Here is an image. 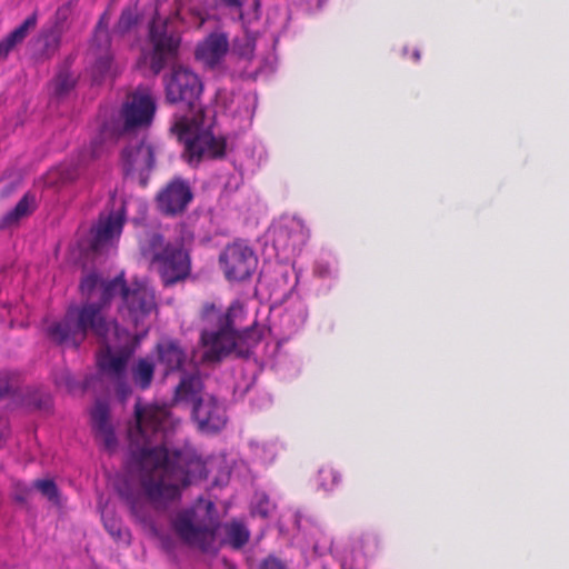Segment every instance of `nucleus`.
I'll list each match as a JSON object with an SVG mask.
<instances>
[{
  "label": "nucleus",
  "instance_id": "f257e3e1",
  "mask_svg": "<svg viewBox=\"0 0 569 569\" xmlns=\"http://www.w3.org/2000/svg\"><path fill=\"white\" fill-rule=\"evenodd\" d=\"M136 427L129 430V451L139 466L140 487L156 507L164 508L180 498L181 488L196 477H202L200 458L176 451L170 455L161 445L164 432L176 422L167 405L134 407Z\"/></svg>",
  "mask_w": 569,
  "mask_h": 569
},
{
  "label": "nucleus",
  "instance_id": "f03ea898",
  "mask_svg": "<svg viewBox=\"0 0 569 569\" xmlns=\"http://www.w3.org/2000/svg\"><path fill=\"white\" fill-rule=\"evenodd\" d=\"M86 302L70 306L63 319L48 327L49 338L58 345L71 343L79 347L89 333L106 341L111 322L104 316L112 299L120 295L119 312L138 328L146 317L157 308L153 289L146 283L127 284L123 273L113 279H103L96 272L84 276L79 286Z\"/></svg>",
  "mask_w": 569,
  "mask_h": 569
},
{
  "label": "nucleus",
  "instance_id": "7ed1b4c3",
  "mask_svg": "<svg viewBox=\"0 0 569 569\" xmlns=\"http://www.w3.org/2000/svg\"><path fill=\"white\" fill-rule=\"evenodd\" d=\"M171 527L184 543L203 552L216 553L226 545L239 549L248 540V532L241 522L220 525L212 520L200 521L193 509L179 511L171 519Z\"/></svg>",
  "mask_w": 569,
  "mask_h": 569
},
{
  "label": "nucleus",
  "instance_id": "20e7f679",
  "mask_svg": "<svg viewBox=\"0 0 569 569\" xmlns=\"http://www.w3.org/2000/svg\"><path fill=\"white\" fill-rule=\"evenodd\" d=\"M246 307L239 300L233 301L224 313L220 312L214 303H206L202 307L201 318L217 327L201 332L203 361L218 362L242 343L249 328L239 330L238 326L246 320Z\"/></svg>",
  "mask_w": 569,
  "mask_h": 569
},
{
  "label": "nucleus",
  "instance_id": "39448f33",
  "mask_svg": "<svg viewBox=\"0 0 569 569\" xmlns=\"http://www.w3.org/2000/svg\"><path fill=\"white\" fill-rule=\"evenodd\" d=\"M172 134L183 143V159L191 167H198L204 160L223 159L227 140L213 132V121L203 110L194 114H174L170 127Z\"/></svg>",
  "mask_w": 569,
  "mask_h": 569
},
{
  "label": "nucleus",
  "instance_id": "423d86ee",
  "mask_svg": "<svg viewBox=\"0 0 569 569\" xmlns=\"http://www.w3.org/2000/svg\"><path fill=\"white\" fill-rule=\"evenodd\" d=\"M140 251L164 287L183 282L191 274V257L181 241H166L161 233L152 231L140 242Z\"/></svg>",
  "mask_w": 569,
  "mask_h": 569
},
{
  "label": "nucleus",
  "instance_id": "0eeeda50",
  "mask_svg": "<svg viewBox=\"0 0 569 569\" xmlns=\"http://www.w3.org/2000/svg\"><path fill=\"white\" fill-rule=\"evenodd\" d=\"M170 24L169 18L156 13L148 26L151 50L148 53L143 52V56L149 59V67L154 74H159L179 54L181 38Z\"/></svg>",
  "mask_w": 569,
  "mask_h": 569
},
{
  "label": "nucleus",
  "instance_id": "6e6552de",
  "mask_svg": "<svg viewBox=\"0 0 569 569\" xmlns=\"http://www.w3.org/2000/svg\"><path fill=\"white\" fill-rule=\"evenodd\" d=\"M166 100L169 103H184L189 114L203 110L199 103L202 83L198 74L182 66H174L164 78Z\"/></svg>",
  "mask_w": 569,
  "mask_h": 569
},
{
  "label": "nucleus",
  "instance_id": "1a4fd4ad",
  "mask_svg": "<svg viewBox=\"0 0 569 569\" xmlns=\"http://www.w3.org/2000/svg\"><path fill=\"white\" fill-rule=\"evenodd\" d=\"M156 99L146 89L128 94L119 111L121 133L131 134L149 129L156 114Z\"/></svg>",
  "mask_w": 569,
  "mask_h": 569
},
{
  "label": "nucleus",
  "instance_id": "9d476101",
  "mask_svg": "<svg viewBox=\"0 0 569 569\" xmlns=\"http://www.w3.org/2000/svg\"><path fill=\"white\" fill-rule=\"evenodd\" d=\"M193 198L190 182L182 177L176 176L158 191L154 202L161 214L174 218L187 211Z\"/></svg>",
  "mask_w": 569,
  "mask_h": 569
},
{
  "label": "nucleus",
  "instance_id": "9b49d317",
  "mask_svg": "<svg viewBox=\"0 0 569 569\" xmlns=\"http://www.w3.org/2000/svg\"><path fill=\"white\" fill-rule=\"evenodd\" d=\"M270 232L278 257L288 258L307 240V230L303 223L296 218H282Z\"/></svg>",
  "mask_w": 569,
  "mask_h": 569
},
{
  "label": "nucleus",
  "instance_id": "f8f14e48",
  "mask_svg": "<svg viewBox=\"0 0 569 569\" xmlns=\"http://www.w3.org/2000/svg\"><path fill=\"white\" fill-rule=\"evenodd\" d=\"M248 251L244 241H236L220 254L219 261L229 281H240L249 276Z\"/></svg>",
  "mask_w": 569,
  "mask_h": 569
},
{
  "label": "nucleus",
  "instance_id": "ddd939ff",
  "mask_svg": "<svg viewBox=\"0 0 569 569\" xmlns=\"http://www.w3.org/2000/svg\"><path fill=\"white\" fill-rule=\"evenodd\" d=\"M192 417L198 428L204 432H217L226 425L224 410L212 396H204L196 401Z\"/></svg>",
  "mask_w": 569,
  "mask_h": 569
},
{
  "label": "nucleus",
  "instance_id": "4468645a",
  "mask_svg": "<svg viewBox=\"0 0 569 569\" xmlns=\"http://www.w3.org/2000/svg\"><path fill=\"white\" fill-rule=\"evenodd\" d=\"M124 224V207L108 214H101L97 224L92 228L91 249L99 251L113 238H119Z\"/></svg>",
  "mask_w": 569,
  "mask_h": 569
},
{
  "label": "nucleus",
  "instance_id": "2eb2a0df",
  "mask_svg": "<svg viewBox=\"0 0 569 569\" xmlns=\"http://www.w3.org/2000/svg\"><path fill=\"white\" fill-rule=\"evenodd\" d=\"M92 430L97 441L104 450L112 452L118 446L113 427L110 422V409L106 401L97 400L91 411Z\"/></svg>",
  "mask_w": 569,
  "mask_h": 569
},
{
  "label": "nucleus",
  "instance_id": "dca6fc26",
  "mask_svg": "<svg viewBox=\"0 0 569 569\" xmlns=\"http://www.w3.org/2000/svg\"><path fill=\"white\" fill-rule=\"evenodd\" d=\"M154 147L146 139L136 146H128L122 151L123 169L127 174L139 171H150L156 163Z\"/></svg>",
  "mask_w": 569,
  "mask_h": 569
},
{
  "label": "nucleus",
  "instance_id": "f3484780",
  "mask_svg": "<svg viewBox=\"0 0 569 569\" xmlns=\"http://www.w3.org/2000/svg\"><path fill=\"white\" fill-rule=\"evenodd\" d=\"M91 50L96 58L93 64V77L94 80H101L110 71L112 63L110 37L107 27L102 24V20L99 21L96 28Z\"/></svg>",
  "mask_w": 569,
  "mask_h": 569
},
{
  "label": "nucleus",
  "instance_id": "a211bd4d",
  "mask_svg": "<svg viewBox=\"0 0 569 569\" xmlns=\"http://www.w3.org/2000/svg\"><path fill=\"white\" fill-rule=\"evenodd\" d=\"M228 49L229 43L224 34L211 33L197 46L194 57L207 68L214 69L221 63Z\"/></svg>",
  "mask_w": 569,
  "mask_h": 569
},
{
  "label": "nucleus",
  "instance_id": "6ab92c4d",
  "mask_svg": "<svg viewBox=\"0 0 569 569\" xmlns=\"http://www.w3.org/2000/svg\"><path fill=\"white\" fill-rule=\"evenodd\" d=\"M158 362L163 367L164 375L180 371L186 361L187 352L181 345L173 339H167L157 345Z\"/></svg>",
  "mask_w": 569,
  "mask_h": 569
},
{
  "label": "nucleus",
  "instance_id": "aec40b11",
  "mask_svg": "<svg viewBox=\"0 0 569 569\" xmlns=\"http://www.w3.org/2000/svg\"><path fill=\"white\" fill-rule=\"evenodd\" d=\"M87 158L88 151L83 150L79 153L77 160L62 163L50 171L49 183L63 186L77 181L87 166Z\"/></svg>",
  "mask_w": 569,
  "mask_h": 569
},
{
  "label": "nucleus",
  "instance_id": "412c9836",
  "mask_svg": "<svg viewBox=\"0 0 569 569\" xmlns=\"http://www.w3.org/2000/svg\"><path fill=\"white\" fill-rule=\"evenodd\" d=\"M203 383L199 375L189 373L183 375L179 385L174 389L173 402L174 403H192L202 399Z\"/></svg>",
  "mask_w": 569,
  "mask_h": 569
},
{
  "label": "nucleus",
  "instance_id": "4be33fe9",
  "mask_svg": "<svg viewBox=\"0 0 569 569\" xmlns=\"http://www.w3.org/2000/svg\"><path fill=\"white\" fill-rule=\"evenodd\" d=\"M129 353L120 352L113 355L108 345L98 353L97 363L99 369L114 378H122L126 371Z\"/></svg>",
  "mask_w": 569,
  "mask_h": 569
},
{
  "label": "nucleus",
  "instance_id": "5701e85b",
  "mask_svg": "<svg viewBox=\"0 0 569 569\" xmlns=\"http://www.w3.org/2000/svg\"><path fill=\"white\" fill-rule=\"evenodd\" d=\"M132 380L141 390L150 388L154 376V363L147 358H140L131 369Z\"/></svg>",
  "mask_w": 569,
  "mask_h": 569
},
{
  "label": "nucleus",
  "instance_id": "b1692460",
  "mask_svg": "<svg viewBox=\"0 0 569 569\" xmlns=\"http://www.w3.org/2000/svg\"><path fill=\"white\" fill-rule=\"evenodd\" d=\"M36 208V198L30 193H26L16 204V207L7 212L2 218L3 226H10L18 222L21 218H24L32 213Z\"/></svg>",
  "mask_w": 569,
  "mask_h": 569
},
{
  "label": "nucleus",
  "instance_id": "393cba45",
  "mask_svg": "<svg viewBox=\"0 0 569 569\" xmlns=\"http://www.w3.org/2000/svg\"><path fill=\"white\" fill-rule=\"evenodd\" d=\"M119 493L126 501V503L129 506L130 511L132 516L136 518V520L143 525L149 523V517L144 500L139 495H136L122 488L119 489Z\"/></svg>",
  "mask_w": 569,
  "mask_h": 569
},
{
  "label": "nucleus",
  "instance_id": "a878e982",
  "mask_svg": "<svg viewBox=\"0 0 569 569\" xmlns=\"http://www.w3.org/2000/svg\"><path fill=\"white\" fill-rule=\"evenodd\" d=\"M102 521L106 530L116 541L123 542L126 545L130 543V532L128 529L122 527L120 519L113 515L109 516L103 513Z\"/></svg>",
  "mask_w": 569,
  "mask_h": 569
},
{
  "label": "nucleus",
  "instance_id": "bb28decb",
  "mask_svg": "<svg viewBox=\"0 0 569 569\" xmlns=\"http://www.w3.org/2000/svg\"><path fill=\"white\" fill-rule=\"evenodd\" d=\"M276 506L263 491H256L251 499V518H267L274 512Z\"/></svg>",
  "mask_w": 569,
  "mask_h": 569
},
{
  "label": "nucleus",
  "instance_id": "cd10ccee",
  "mask_svg": "<svg viewBox=\"0 0 569 569\" xmlns=\"http://www.w3.org/2000/svg\"><path fill=\"white\" fill-rule=\"evenodd\" d=\"M138 13L136 8L126 7L121 11L120 18L114 27L116 32L124 34L138 23Z\"/></svg>",
  "mask_w": 569,
  "mask_h": 569
},
{
  "label": "nucleus",
  "instance_id": "c85d7f7f",
  "mask_svg": "<svg viewBox=\"0 0 569 569\" xmlns=\"http://www.w3.org/2000/svg\"><path fill=\"white\" fill-rule=\"evenodd\" d=\"M33 488L37 489L50 502L59 505V490L52 479H37L33 481Z\"/></svg>",
  "mask_w": 569,
  "mask_h": 569
},
{
  "label": "nucleus",
  "instance_id": "c756f323",
  "mask_svg": "<svg viewBox=\"0 0 569 569\" xmlns=\"http://www.w3.org/2000/svg\"><path fill=\"white\" fill-rule=\"evenodd\" d=\"M340 481L339 473L331 467H322L318 472V486L325 491L333 489Z\"/></svg>",
  "mask_w": 569,
  "mask_h": 569
},
{
  "label": "nucleus",
  "instance_id": "7c9ffc66",
  "mask_svg": "<svg viewBox=\"0 0 569 569\" xmlns=\"http://www.w3.org/2000/svg\"><path fill=\"white\" fill-rule=\"evenodd\" d=\"M19 376L12 371H0V400L10 396L18 386Z\"/></svg>",
  "mask_w": 569,
  "mask_h": 569
},
{
  "label": "nucleus",
  "instance_id": "2f4dec72",
  "mask_svg": "<svg viewBox=\"0 0 569 569\" xmlns=\"http://www.w3.org/2000/svg\"><path fill=\"white\" fill-rule=\"evenodd\" d=\"M37 24V13L33 12L20 26L12 30L8 36L18 44L21 43Z\"/></svg>",
  "mask_w": 569,
  "mask_h": 569
},
{
  "label": "nucleus",
  "instance_id": "473e14b6",
  "mask_svg": "<svg viewBox=\"0 0 569 569\" xmlns=\"http://www.w3.org/2000/svg\"><path fill=\"white\" fill-rule=\"evenodd\" d=\"M61 36L62 29L58 27L44 34L43 52L46 56H52L58 51L61 43Z\"/></svg>",
  "mask_w": 569,
  "mask_h": 569
},
{
  "label": "nucleus",
  "instance_id": "72a5a7b5",
  "mask_svg": "<svg viewBox=\"0 0 569 569\" xmlns=\"http://www.w3.org/2000/svg\"><path fill=\"white\" fill-rule=\"evenodd\" d=\"M306 320V312L301 303H298L295 308V313H286L282 316V325H290L292 330H297L303 325Z\"/></svg>",
  "mask_w": 569,
  "mask_h": 569
},
{
  "label": "nucleus",
  "instance_id": "f704fd0d",
  "mask_svg": "<svg viewBox=\"0 0 569 569\" xmlns=\"http://www.w3.org/2000/svg\"><path fill=\"white\" fill-rule=\"evenodd\" d=\"M251 453L262 463H267L273 460L276 447L273 445H254L253 447L251 446Z\"/></svg>",
  "mask_w": 569,
  "mask_h": 569
},
{
  "label": "nucleus",
  "instance_id": "c9c22d12",
  "mask_svg": "<svg viewBox=\"0 0 569 569\" xmlns=\"http://www.w3.org/2000/svg\"><path fill=\"white\" fill-rule=\"evenodd\" d=\"M33 486L29 487L24 482H16L13 485V499L19 503H27L31 498Z\"/></svg>",
  "mask_w": 569,
  "mask_h": 569
},
{
  "label": "nucleus",
  "instance_id": "e433bc0d",
  "mask_svg": "<svg viewBox=\"0 0 569 569\" xmlns=\"http://www.w3.org/2000/svg\"><path fill=\"white\" fill-rule=\"evenodd\" d=\"M74 84V81L64 73H60L56 79V93L57 94H64L69 92Z\"/></svg>",
  "mask_w": 569,
  "mask_h": 569
},
{
  "label": "nucleus",
  "instance_id": "4c0bfd02",
  "mask_svg": "<svg viewBox=\"0 0 569 569\" xmlns=\"http://www.w3.org/2000/svg\"><path fill=\"white\" fill-rule=\"evenodd\" d=\"M17 43L7 34L0 41V59H6Z\"/></svg>",
  "mask_w": 569,
  "mask_h": 569
},
{
  "label": "nucleus",
  "instance_id": "58836bf2",
  "mask_svg": "<svg viewBox=\"0 0 569 569\" xmlns=\"http://www.w3.org/2000/svg\"><path fill=\"white\" fill-rule=\"evenodd\" d=\"M261 569H284V566L276 558H268Z\"/></svg>",
  "mask_w": 569,
  "mask_h": 569
},
{
  "label": "nucleus",
  "instance_id": "ea45409f",
  "mask_svg": "<svg viewBox=\"0 0 569 569\" xmlns=\"http://www.w3.org/2000/svg\"><path fill=\"white\" fill-rule=\"evenodd\" d=\"M64 383L66 388L69 390V391H72L73 390V379L71 378V376L69 373H63L62 377H61V381H58L57 383Z\"/></svg>",
  "mask_w": 569,
  "mask_h": 569
},
{
  "label": "nucleus",
  "instance_id": "a19ab883",
  "mask_svg": "<svg viewBox=\"0 0 569 569\" xmlns=\"http://www.w3.org/2000/svg\"><path fill=\"white\" fill-rule=\"evenodd\" d=\"M38 409L49 410L51 408V399L49 396H43L36 405Z\"/></svg>",
  "mask_w": 569,
  "mask_h": 569
},
{
  "label": "nucleus",
  "instance_id": "79ce46f5",
  "mask_svg": "<svg viewBox=\"0 0 569 569\" xmlns=\"http://www.w3.org/2000/svg\"><path fill=\"white\" fill-rule=\"evenodd\" d=\"M221 2L230 8H240L243 3V0H221Z\"/></svg>",
  "mask_w": 569,
  "mask_h": 569
},
{
  "label": "nucleus",
  "instance_id": "37998d69",
  "mask_svg": "<svg viewBox=\"0 0 569 569\" xmlns=\"http://www.w3.org/2000/svg\"><path fill=\"white\" fill-rule=\"evenodd\" d=\"M129 388L126 383H120L119 386V392L122 393L123 396H126L128 392H129Z\"/></svg>",
  "mask_w": 569,
  "mask_h": 569
},
{
  "label": "nucleus",
  "instance_id": "c03bdc74",
  "mask_svg": "<svg viewBox=\"0 0 569 569\" xmlns=\"http://www.w3.org/2000/svg\"><path fill=\"white\" fill-rule=\"evenodd\" d=\"M317 272H318L319 274H322V276H323V274H326V273H329V270H322V269H320V266H318V267H317Z\"/></svg>",
  "mask_w": 569,
  "mask_h": 569
},
{
  "label": "nucleus",
  "instance_id": "a18cd8bd",
  "mask_svg": "<svg viewBox=\"0 0 569 569\" xmlns=\"http://www.w3.org/2000/svg\"><path fill=\"white\" fill-rule=\"evenodd\" d=\"M413 58H415V60H419V58H420V54L417 50L413 52Z\"/></svg>",
  "mask_w": 569,
  "mask_h": 569
},
{
  "label": "nucleus",
  "instance_id": "49530a36",
  "mask_svg": "<svg viewBox=\"0 0 569 569\" xmlns=\"http://www.w3.org/2000/svg\"><path fill=\"white\" fill-rule=\"evenodd\" d=\"M94 157H96V150H94V144H92L91 158H94Z\"/></svg>",
  "mask_w": 569,
  "mask_h": 569
},
{
  "label": "nucleus",
  "instance_id": "de8ad7c7",
  "mask_svg": "<svg viewBox=\"0 0 569 569\" xmlns=\"http://www.w3.org/2000/svg\"><path fill=\"white\" fill-rule=\"evenodd\" d=\"M213 507V503L212 502H209L208 503V509H211Z\"/></svg>",
  "mask_w": 569,
  "mask_h": 569
},
{
  "label": "nucleus",
  "instance_id": "09e8293b",
  "mask_svg": "<svg viewBox=\"0 0 569 569\" xmlns=\"http://www.w3.org/2000/svg\"><path fill=\"white\" fill-rule=\"evenodd\" d=\"M60 14H61V11H58V12H57V17H58V19L60 18Z\"/></svg>",
  "mask_w": 569,
  "mask_h": 569
},
{
  "label": "nucleus",
  "instance_id": "8fccbe9b",
  "mask_svg": "<svg viewBox=\"0 0 569 569\" xmlns=\"http://www.w3.org/2000/svg\"><path fill=\"white\" fill-rule=\"evenodd\" d=\"M323 1H325V0H319L318 7H320V6H321V2H323Z\"/></svg>",
  "mask_w": 569,
  "mask_h": 569
},
{
  "label": "nucleus",
  "instance_id": "3c124183",
  "mask_svg": "<svg viewBox=\"0 0 569 569\" xmlns=\"http://www.w3.org/2000/svg\"><path fill=\"white\" fill-rule=\"evenodd\" d=\"M250 332H251V337L253 336V328L251 327L250 329Z\"/></svg>",
  "mask_w": 569,
  "mask_h": 569
}]
</instances>
